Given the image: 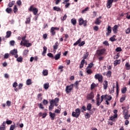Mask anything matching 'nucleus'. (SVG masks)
<instances>
[{"instance_id": "obj_9", "label": "nucleus", "mask_w": 130, "mask_h": 130, "mask_svg": "<svg viewBox=\"0 0 130 130\" xmlns=\"http://www.w3.org/2000/svg\"><path fill=\"white\" fill-rule=\"evenodd\" d=\"M114 2V0H108L107 2V8L108 9H110L112 7V4Z\"/></svg>"}, {"instance_id": "obj_36", "label": "nucleus", "mask_w": 130, "mask_h": 130, "mask_svg": "<svg viewBox=\"0 0 130 130\" xmlns=\"http://www.w3.org/2000/svg\"><path fill=\"white\" fill-rule=\"evenodd\" d=\"M71 23L73 24V25H76V24H77V20L75 18L72 19Z\"/></svg>"}, {"instance_id": "obj_30", "label": "nucleus", "mask_w": 130, "mask_h": 130, "mask_svg": "<svg viewBox=\"0 0 130 130\" xmlns=\"http://www.w3.org/2000/svg\"><path fill=\"white\" fill-rule=\"evenodd\" d=\"M12 11L13 10H12V8H7L6 9V12H7L8 13V14H11V13H12Z\"/></svg>"}, {"instance_id": "obj_42", "label": "nucleus", "mask_w": 130, "mask_h": 130, "mask_svg": "<svg viewBox=\"0 0 130 130\" xmlns=\"http://www.w3.org/2000/svg\"><path fill=\"white\" fill-rule=\"evenodd\" d=\"M94 88H96V84H95L94 83H92L91 84L90 89H91V90H93L94 89Z\"/></svg>"}, {"instance_id": "obj_60", "label": "nucleus", "mask_w": 130, "mask_h": 130, "mask_svg": "<svg viewBox=\"0 0 130 130\" xmlns=\"http://www.w3.org/2000/svg\"><path fill=\"white\" fill-rule=\"evenodd\" d=\"M85 118H90V114L88 113H86L85 115Z\"/></svg>"}, {"instance_id": "obj_57", "label": "nucleus", "mask_w": 130, "mask_h": 130, "mask_svg": "<svg viewBox=\"0 0 130 130\" xmlns=\"http://www.w3.org/2000/svg\"><path fill=\"white\" fill-rule=\"evenodd\" d=\"M43 103L44 105H46L48 104V102L46 100H44Z\"/></svg>"}, {"instance_id": "obj_1", "label": "nucleus", "mask_w": 130, "mask_h": 130, "mask_svg": "<svg viewBox=\"0 0 130 130\" xmlns=\"http://www.w3.org/2000/svg\"><path fill=\"white\" fill-rule=\"evenodd\" d=\"M81 114V111L79 108H77L75 110V112H73L72 115L73 117H76V118H78L79 116H80V115Z\"/></svg>"}, {"instance_id": "obj_2", "label": "nucleus", "mask_w": 130, "mask_h": 130, "mask_svg": "<svg viewBox=\"0 0 130 130\" xmlns=\"http://www.w3.org/2000/svg\"><path fill=\"white\" fill-rule=\"evenodd\" d=\"M74 90V84H71L70 85L67 86L66 88V92L67 94L71 93Z\"/></svg>"}, {"instance_id": "obj_43", "label": "nucleus", "mask_w": 130, "mask_h": 130, "mask_svg": "<svg viewBox=\"0 0 130 130\" xmlns=\"http://www.w3.org/2000/svg\"><path fill=\"white\" fill-rule=\"evenodd\" d=\"M112 73L111 72V71H109L107 72V77H108V78H110V77H111V74Z\"/></svg>"}, {"instance_id": "obj_15", "label": "nucleus", "mask_w": 130, "mask_h": 130, "mask_svg": "<svg viewBox=\"0 0 130 130\" xmlns=\"http://www.w3.org/2000/svg\"><path fill=\"white\" fill-rule=\"evenodd\" d=\"M47 51V47H46V46H44L43 51L42 52V55H43V56H45V54H46Z\"/></svg>"}, {"instance_id": "obj_34", "label": "nucleus", "mask_w": 130, "mask_h": 130, "mask_svg": "<svg viewBox=\"0 0 130 130\" xmlns=\"http://www.w3.org/2000/svg\"><path fill=\"white\" fill-rule=\"evenodd\" d=\"M88 56H89V52H87L85 54L83 55L82 58H83V59H86V58H87Z\"/></svg>"}, {"instance_id": "obj_59", "label": "nucleus", "mask_w": 130, "mask_h": 130, "mask_svg": "<svg viewBox=\"0 0 130 130\" xmlns=\"http://www.w3.org/2000/svg\"><path fill=\"white\" fill-rule=\"evenodd\" d=\"M98 59L100 61H102V60H103V59H104V57L100 56V57H98Z\"/></svg>"}, {"instance_id": "obj_55", "label": "nucleus", "mask_w": 130, "mask_h": 130, "mask_svg": "<svg viewBox=\"0 0 130 130\" xmlns=\"http://www.w3.org/2000/svg\"><path fill=\"white\" fill-rule=\"evenodd\" d=\"M70 6H71V3H66V5H65L66 9H68V8H69Z\"/></svg>"}, {"instance_id": "obj_31", "label": "nucleus", "mask_w": 130, "mask_h": 130, "mask_svg": "<svg viewBox=\"0 0 130 130\" xmlns=\"http://www.w3.org/2000/svg\"><path fill=\"white\" fill-rule=\"evenodd\" d=\"M16 60L18 61V62H22V61H23V57H22V56L17 57Z\"/></svg>"}, {"instance_id": "obj_32", "label": "nucleus", "mask_w": 130, "mask_h": 130, "mask_svg": "<svg viewBox=\"0 0 130 130\" xmlns=\"http://www.w3.org/2000/svg\"><path fill=\"white\" fill-rule=\"evenodd\" d=\"M24 41V43H23V41H21L20 45H24V46H25V45H26V44L28 43V41L25 40V41Z\"/></svg>"}, {"instance_id": "obj_47", "label": "nucleus", "mask_w": 130, "mask_h": 130, "mask_svg": "<svg viewBox=\"0 0 130 130\" xmlns=\"http://www.w3.org/2000/svg\"><path fill=\"white\" fill-rule=\"evenodd\" d=\"M30 22H31V19H30V17L26 18V20L25 21V24H29Z\"/></svg>"}, {"instance_id": "obj_17", "label": "nucleus", "mask_w": 130, "mask_h": 130, "mask_svg": "<svg viewBox=\"0 0 130 130\" xmlns=\"http://www.w3.org/2000/svg\"><path fill=\"white\" fill-rule=\"evenodd\" d=\"M60 52L58 53V54H56L54 58L55 59V60H58V59H59L60 58V55H61Z\"/></svg>"}, {"instance_id": "obj_33", "label": "nucleus", "mask_w": 130, "mask_h": 130, "mask_svg": "<svg viewBox=\"0 0 130 130\" xmlns=\"http://www.w3.org/2000/svg\"><path fill=\"white\" fill-rule=\"evenodd\" d=\"M54 106V105H53V104H51V102H50V106H49V110L50 111H51V110H52V109H53Z\"/></svg>"}, {"instance_id": "obj_22", "label": "nucleus", "mask_w": 130, "mask_h": 130, "mask_svg": "<svg viewBox=\"0 0 130 130\" xmlns=\"http://www.w3.org/2000/svg\"><path fill=\"white\" fill-rule=\"evenodd\" d=\"M53 10L54 11H56V12H60V11H61V9H60V8L55 6L53 7Z\"/></svg>"}, {"instance_id": "obj_14", "label": "nucleus", "mask_w": 130, "mask_h": 130, "mask_svg": "<svg viewBox=\"0 0 130 130\" xmlns=\"http://www.w3.org/2000/svg\"><path fill=\"white\" fill-rule=\"evenodd\" d=\"M49 115H50V117H51V120H54V118L55 117V115H56L55 114L52 113V112H50Z\"/></svg>"}, {"instance_id": "obj_4", "label": "nucleus", "mask_w": 130, "mask_h": 130, "mask_svg": "<svg viewBox=\"0 0 130 130\" xmlns=\"http://www.w3.org/2000/svg\"><path fill=\"white\" fill-rule=\"evenodd\" d=\"M28 11L29 12H32L34 15H37V13H38V9L33 6V5L31 6L30 8L28 9Z\"/></svg>"}, {"instance_id": "obj_48", "label": "nucleus", "mask_w": 130, "mask_h": 130, "mask_svg": "<svg viewBox=\"0 0 130 130\" xmlns=\"http://www.w3.org/2000/svg\"><path fill=\"white\" fill-rule=\"evenodd\" d=\"M47 55L49 56V57H50L51 58H54V57L53 56V54L51 53H48L47 54Z\"/></svg>"}, {"instance_id": "obj_23", "label": "nucleus", "mask_w": 130, "mask_h": 130, "mask_svg": "<svg viewBox=\"0 0 130 130\" xmlns=\"http://www.w3.org/2000/svg\"><path fill=\"white\" fill-rule=\"evenodd\" d=\"M94 24H95V25H99L100 24H101V20H100L99 18H96Z\"/></svg>"}, {"instance_id": "obj_39", "label": "nucleus", "mask_w": 130, "mask_h": 130, "mask_svg": "<svg viewBox=\"0 0 130 130\" xmlns=\"http://www.w3.org/2000/svg\"><path fill=\"white\" fill-rule=\"evenodd\" d=\"M57 47H58V42H57L55 43V45L53 46V49L54 50H56Z\"/></svg>"}, {"instance_id": "obj_38", "label": "nucleus", "mask_w": 130, "mask_h": 130, "mask_svg": "<svg viewBox=\"0 0 130 130\" xmlns=\"http://www.w3.org/2000/svg\"><path fill=\"white\" fill-rule=\"evenodd\" d=\"M43 75L44 76H47V75H48V71L47 70H44L43 71Z\"/></svg>"}, {"instance_id": "obj_16", "label": "nucleus", "mask_w": 130, "mask_h": 130, "mask_svg": "<svg viewBox=\"0 0 130 130\" xmlns=\"http://www.w3.org/2000/svg\"><path fill=\"white\" fill-rule=\"evenodd\" d=\"M118 28V25H115L113 27H112V30L114 32V33H116L117 32V29Z\"/></svg>"}, {"instance_id": "obj_24", "label": "nucleus", "mask_w": 130, "mask_h": 130, "mask_svg": "<svg viewBox=\"0 0 130 130\" xmlns=\"http://www.w3.org/2000/svg\"><path fill=\"white\" fill-rule=\"evenodd\" d=\"M121 91L122 94H124V93H126V91H127V89L126 87H123L121 89Z\"/></svg>"}, {"instance_id": "obj_19", "label": "nucleus", "mask_w": 130, "mask_h": 130, "mask_svg": "<svg viewBox=\"0 0 130 130\" xmlns=\"http://www.w3.org/2000/svg\"><path fill=\"white\" fill-rule=\"evenodd\" d=\"M15 1H13L11 2H9L8 5V7H9V8H12L13 6H14V5H15Z\"/></svg>"}, {"instance_id": "obj_28", "label": "nucleus", "mask_w": 130, "mask_h": 130, "mask_svg": "<svg viewBox=\"0 0 130 130\" xmlns=\"http://www.w3.org/2000/svg\"><path fill=\"white\" fill-rule=\"evenodd\" d=\"M3 123H5V125H6V124H12L13 121H12V120H7L6 121L3 122Z\"/></svg>"}, {"instance_id": "obj_41", "label": "nucleus", "mask_w": 130, "mask_h": 130, "mask_svg": "<svg viewBox=\"0 0 130 130\" xmlns=\"http://www.w3.org/2000/svg\"><path fill=\"white\" fill-rule=\"evenodd\" d=\"M89 11V7H86L84 10H83L81 11L82 14H85L86 12H88Z\"/></svg>"}, {"instance_id": "obj_54", "label": "nucleus", "mask_w": 130, "mask_h": 130, "mask_svg": "<svg viewBox=\"0 0 130 130\" xmlns=\"http://www.w3.org/2000/svg\"><path fill=\"white\" fill-rule=\"evenodd\" d=\"M103 44L104 45H106V46H109V43H108V42L107 41L103 42Z\"/></svg>"}, {"instance_id": "obj_11", "label": "nucleus", "mask_w": 130, "mask_h": 130, "mask_svg": "<svg viewBox=\"0 0 130 130\" xmlns=\"http://www.w3.org/2000/svg\"><path fill=\"white\" fill-rule=\"evenodd\" d=\"M108 87V81L105 80L103 83V88L104 90H107Z\"/></svg>"}, {"instance_id": "obj_56", "label": "nucleus", "mask_w": 130, "mask_h": 130, "mask_svg": "<svg viewBox=\"0 0 130 130\" xmlns=\"http://www.w3.org/2000/svg\"><path fill=\"white\" fill-rule=\"evenodd\" d=\"M17 86H18V83H17V82H14V83L13 84V87L14 88H16L17 87Z\"/></svg>"}, {"instance_id": "obj_21", "label": "nucleus", "mask_w": 130, "mask_h": 130, "mask_svg": "<svg viewBox=\"0 0 130 130\" xmlns=\"http://www.w3.org/2000/svg\"><path fill=\"white\" fill-rule=\"evenodd\" d=\"M92 109V104H88L86 107V110L88 111H91V109Z\"/></svg>"}, {"instance_id": "obj_40", "label": "nucleus", "mask_w": 130, "mask_h": 130, "mask_svg": "<svg viewBox=\"0 0 130 130\" xmlns=\"http://www.w3.org/2000/svg\"><path fill=\"white\" fill-rule=\"evenodd\" d=\"M15 128H16V123L10 126V130H14Z\"/></svg>"}, {"instance_id": "obj_46", "label": "nucleus", "mask_w": 130, "mask_h": 130, "mask_svg": "<svg viewBox=\"0 0 130 130\" xmlns=\"http://www.w3.org/2000/svg\"><path fill=\"white\" fill-rule=\"evenodd\" d=\"M107 30H108V33H111V31L112 30V28H111V26H108Z\"/></svg>"}, {"instance_id": "obj_58", "label": "nucleus", "mask_w": 130, "mask_h": 130, "mask_svg": "<svg viewBox=\"0 0 130 130\" xmlns=\"http://www.w3.org/2000/svg\"><path fill=\"white\" fill-rule=\"evenodd\" d=\"M6 103H7V106H8V107H10V106H11V101H7Z\"/></svg>"}, {"instance_id": "obj_7", "label": "nucleus", "mask_w": 130, "mask_h": 130, "mask_svg": "<svg viewBox=\"0 0 130 130\" xmlns=\"http://www.w3.org/2000/svg\"><path fill=\"white\" fill-rule=\"evenodd\" d=\"M79 23L80 25H84V27L87 26V20H84L83 18H79Z\"/></svg>"}, {"instance_id": "obj_63", "label": "nucleus", "mask_w": 130, "mask_h": 130, "mask_svg": "<svg viewBox=\"0 0 130 130\" xmlns=\"http://www.w3.org/2000/svg\"><path fill=\"white\" fill-rule=\"evenodd\" d=\"M22 87H23V83H19L18 85V89H22Z\"/></svg>"}, {"instance_id": "obj_8", "label": "nucleus", "mask_w": 130, "mask_h": 130, "mask_svg": "<svg viewBox=\"0 0 130 130\" xmlns=\"http://www.w3.org/2000/svg\"><path fill=\"white\" fill-rule=\"evenodd\" d=\"M105 52V49L98 50L96 51V54L98 56H101V55H103V54H104Z\"/></svg>"}, {"instance_id": "obj_6", "label": "nucleus", "mask_w": 130, "mask_h": 130, "mask_svg": "<svg viewBox=\"0 0 130 130\" xmlns=\"http://www.w3.org/2000/svg\"><path fill=\"white\" fill-rule=\"evenodd\" d=\"M94 97H95V95H94V92L91 91L90 93L87 94L86 99L87 100H92V99H94Z\"/></svg>"}, {"instance_id": "obj_64", "label": "nucleus", "mask_w": 130, "mask_h": 130, "mask_svg": "<svg viewBox=\"0 0 130 130\" xmlns=\"http://www.w3.org/2000/svg\"><path fill=\"white\" fill-rule=\"evenodd\" d=\"M4 58L7 59L9 58V54L6 53L4 55Z\"/></svg>"}, {"instance_id": "obj_61", "label": "nucleus", "mask_w": 130, "mask_h": 130, "mask_svg": "<svg viewBox=\"0 0 130 130\" xmlns=\"http://www.w3.org/2000/svg\"><path fill=\"white\" fill-rule=\"evenodd\" d=\"M60 110H59V109H55V113H58V114H59V113H60Z\"/></svg>"}, {"instance_id": "obj_3", "label": "nucleus", "mask_w": 130, "mask_h": 130, "mask_svg": "<svg viewBox=\"0 0 130 130\" xmlns=\"http://www.w3.org/2000/svg\"><path fill=\"white\" fill-rule=\"evenodd\" d=\"M81 41H82V39L80 38L77 42H76L73 45L74 46H77V45H78V46H79L80 47H81V46H83V45H85V41H82L81 43Z\"/></svg>"}, {"instance_id": "obj_20", "label": "nucleus", "mask_w": 130, "mask_h": 130, "mask_svg": "<svg viewBox=\"0 0 130 130\" xmlns=\"http://www.w3.org/2000/svg\"><path fill=\"white\" fill-rule=\"evenodd\" d=\"M32 83V80H31V79H28L26 81V84L27 86H29V85H31Z\"/></svg>"}, {"instance_id": "obj_51", "label": "nucleus", "mask_w": 130, "mask_h": 130, "mask_svg": "<svg viewBox=\"0 0 130 130\" xmlns=\"http://www.w3.org/2000/svg\"><path fill=\"white\" fill-rule=\"evenodd\" d=\"M124 117L125 119H128V118H129V116H128V114L125 113Z\"/></svg>"}, {"instance_id": "obj_25", "label": "nucleus", "mask_w": 130, "mask_h": 130, "mask_svg": "<svg viewBox=\"0 0 130 130\" xmlns=\"http://www.w3.org/2000/svg\"><path fill=\"white\" fill-rule=\"evenodd\" d=\"M0 130H6V125L5 123H3V124L0 125Z\"/></svg>"}, {"instance_id": "obj_18", "label": "nucleus", "mask_w": 130, "mask_h": 130, "mask_svg": "<svg viewBox=\"0 0 130 130\" xmlns=\"http://www.w3.org/2000/svg\"><path fill=\"white\" fill-rule=\"evenodd\" d=\"M116 94L117 95H118L119 94V87H118V82H116Z\"/></svg>"}, {"instance_id": "obj_26", "label": "nucleus", "mask_w": 130, "mask_h": 130, "mask_svg": "<svg viewBox=\"0 0 130 130\" xmlns=\"http://www.w3.org/2000/svg\"><path fill=\"white\" fill-rule=\"evenodd\" d=\"M120 63V60H115L114 61V67H116L117 64H119Z\"/></svg>"}, {"instance_id": "obj_10", "label": "nucleus", "mask_w": 130, "mask_h": 130, "mask_svg": "<svg viewBox=\"0 0 130 130\" xmlns=\"http://www.w3.org/2000/svg\"><path fill=\"white\" fill-rule=\"evenodd\" d=\"M10 53L12 55H14L15 58H18V51L17 50V49H13V50H11L10 51Z\"/></svg>"}, {"instance_id": "obj_53", "label": "nucleus", "mask_w": 130, "mask_h": 130, "mask_svg": "<svg viewBox=\"0 0 130 130\" xmlns=\"http://www.w3.org/2000/svg\"><path fill=\"white\" fill-rule=\"evenodd\" d=\"M119 56H120L119 53H117V54L114 57V59H117Z\"/></svg>"}, {"instance_id": "obj_52", "label": "nucleus", "mask_w": 130, "mask_h": 130, "mask_svg": "<svg viewBox=\"0 0 130 130\" xmlns=\"http://www.w3.org/2000/svg\"><path fill=\"white\" fill-rule=\"evenodd\" d=\"M86 73L88 74V75H91V74H92L93 73V71H92V70H91L90 69L87 70L86 71Z\"/></svg>"}, {"instance_id": "obj_62", "label": "nucleus", "mask_w": 130, "mask_h": 130, "mask_svg": "<svg viewBox=\"0 0 130 130\" xmlns=\"http://www.w3.org/2000/svg\"><path fill=\"white\" fill-rule=\"evenodd\" d=\"M47 116V113H44L42 114V118H45V117H46V116Z\"/></svg>"}, {"instance_id": "obj_45", "label": "nucleus", "mask_w": 130, "mask_h": 130, "mask_svg": "<svg viewBox=\"0 0 130 130\" xmlns=\"http://www.w3.org/2000/svg\"><path fill=\"white\" fill-rule=\"evenodd\" d=\"M13 12L14 13H17L18 12V8H17V6L15 5L13 8Z\"/></svg>"}, {"instance_id": "obj_29", "label": "nucleus", "mask_w": 130, "mask_h": 130, "mask_svg": "<svg viewBox=\"0 0 130 130\" xmlns=\"http://www.w3.org/2000/svg\"><path fill=\"white\" fill-rule=\"evenodd\" d=\"M49 88V83H45L44 84V88L45 89V90H47Z\"/></svg>"}, {"instance_id": "obj_35", "label": "nucleus", "mask_w": 130, "mask_h": 130, "mask_svg": "<svg viewBox=\"0 0 130 130\" xmlns=\"http://www.w3.org/2000/svg\"><path fill=\"white\" fill-rule=\"evenodd\" d=\"M96 100L97 106H100V103H99V101H100V97H97Z\"/></svg>"}, {"instance_id": "obj_5", "label": "nucleus", "mask_w": 130, "mask_h": 130, "mask_svg": "<svg viewBox=\"0 0 130 130\" xmlns=\"http://www.w3.org/2000/svg\"><path fill=\"white\" fill-rule=\"evenodd\" d=\"M94 78L96 79V80H98L99 82L100 83H102V82H103V76H102V75L101 74H95Z\"/></svg>"}, {"instance_id": "obj_37", "label": "nucleus", "mask_w": 130, "mask_h": 130, "mask_svg": "<svg viewBox=\"0 0 130 130\" xmlns=\"http://www.w3.org/2000/svg\"><path fill=\"white\" fill-rule=\"evenodd\" d=\"M74 86H75L76 89H78L79 87V81H76L74 84H73Z\"/></svg>"}, {"instance_id": "obj_27", "label": "nucleus", "mask_w": 130, "mask_h": 130, "mask_svg": "<svg viewBox=\"0 0 130 130\" xmlns=\"http://www.w3.org/2000/svg\"><path fill=\"white\" fill-rule=\"evenodd\" d=\"M125 98H126V95H123V96L120 99V102L121 103H122V102H123L124 100H125Z\"/></svg>"}, {"instance_id": "obj_50", "label": "nucleus", "mask_w": 130, "mask_h": 130, "mask_svg": "<svg viewBox=\"0 0 130 130\" xmlns=\"http://www.w3.org/2000/svg\"><path fill=\"white\" fill-rule=\"evenodd\" d=\"M115 50L117 51V52H119V51H122V49H121V47H117Z\"/></svg>"}, {"instance_id": "obj_49", "label": "nucleus", "mask_w": 130, "mask_h": 130, "mask_svg": "<svg viewBox=\"0 0 130 130\" xmlns=\"http://www.w3.org/2000/svg\"><path fill=\"white\" fill-rule=\"evenodd\" d=\"M125 66L127 68L126 70H130V64L128 62H126Z\"/></svg>"}, {"instance_id": "obj_12", "label": "nucleus", "mask_w": 130, "mask_h": 130, "mask_svg": "<svg viewBox=\"0 0 130 130\" xmlns=\"http://www.w3.org/2000/svg\"><path fill=\"white\" fill-rule=\"evenodd\" d=\"M58 30H59V27H52L50 32L51 33H55V31H58Z\"/></svg>"}, {"instance_id": "obj_13", "label": "nucleus", "mask_w": 130, "mask_h": 130, "mask_svg": "<svg viewBox=\"0 0 130 130\" xmlns=\"http://www.w3.org/2000/svg\"><path fill=\"white\" fill-rule=\"evenodd\" d=\"M59 102V99L58 98H55V99H53L51 101V104H54V103H58Z\"/></svg>"}, {"instance_id": "obj_44", "label": "nucleus", "mask_w": 130, "mask_h": 130, "mask_svg": "<svg viewBox=\"0 0 130 130\" xmlns=\"http://www.w3.org/2000/svg\"><path fill=\"white\" fill-rule=\"evenodd\" d=\"M93 66H94V64H93L92 62L88 64V66L87 67L86 70H88L89 68L90 69H91V68H93Z\"/></svg>"}]
</instances>
